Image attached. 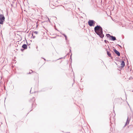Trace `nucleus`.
<instances>
[{"instance_id": "obj_1", "label": "nucleus", "mask_w": 133, "mask_h": 133, "mask_svg": "<svg viewBox=\"0 0 133 133\" xmlns=\"http://www.w3.org/2000/svg\"><path fill=\"white\" fill-rule=\"evenodd\" d=\"M94 31L95 33L101 38L104 37L103 34L102 29L99 25H97L94 28Z\"/></svg>"}, {"instance_id": "obj_2", "label": "nucleus", "mask_w": 133, "mask_h": 133, "mask_svg": "<svg viewBox=\"0 0 133 133\" xmlns=\"http://www.w3.org/2000/svg\"><path fill=\"white\" fill-rule=\"evenodd\" d=\"M5 18L4 15L0 14V24H2L5 21Z\"/></svg>"}, {"instance_id": "obj_3", "label": "nucleus", "mask_w": 133, "mask_h": 133, "mask_svg": "<svg viewBox=\"0 0 133 133\" xmlns=\"http://www.w3.org/2000/svg\"><path fill=\"white\" fill-rule=\"evenodd\" d=\"M88 24L90 26H94V24H95V22L92 20H90L88 22Z\"/></svg>"}, {"instance_id": "obj_4", "label": "nucleus", "mask_w": 133, "mask_h": 133, "mask_svg": "<svg viewBox=\"0 0 133 133\" xmlns=\"http://www.w3.org/2000/svg\"><path fill=\"white\" fill-rule=\"evenodd\" d=\"M114 52L117 55L119 56H120V53L117 50H116L115 49H114Z\"/></svg>"}, {"instance_id": "obj_5", "label": "nucleus", "mask_w": 133, "mask_h": 133, "mask_svg": "<svg viewBox=\"0 0 133 133\" xmlns=\"http://www.w3.org/2000/svg\"><path fill=\"white\" fill-rule=\"evenodd\" d=\"M129 117H128L125 124L124 126V127H125L129 123Z\"/></svg>"}, {"instance_id": "obj_6", "label": "nucleus", "mask_w": 133, "mask_h": 133, "mask_svg": "<svg viewBox=\"0 0 133 133\" xmlns=\"http://www.w3.org/2000/svg\"><path fill=\"white\" fill-rule=\"evenodd\" d=\"M107 54L108 56H109L110 57H111V58H112V56H111V55L110 52L109 51H108L107 49Z\"/></svg>"}, {"instance_id": "obj_7", "label": "nucleus", "mask_w": 133, "mask_h": 133, "mask_svg": "<svg viewBox=\"0 0 133 133\" xmlns=\"http://www.w3.org/2000/svg\"><path fill=\"white\" fill-rule=\"evenodd\" d=\"M121 67L123 68L125 66V63L124 61H122V63L121 64Z\"/></svg>"}, {"instance_id": "obj_8", "label": "nucleus", "mask_w": 133, "mask_h": 133, "mask_svg": "<svg viewBox=\"0 0 133 133\" xmlns=\"http://www.w3.org/2000/svg\"><path fill=\"white\" fill-rule=\"evenodd\" d=\"M22 47L24 49H26L27 48V45L26 44H24L22 46Z\"/></svg>"}, {"instance_id": "obj_9", "label": "nucleus", "mask_w": 133, "mask_h": 133, "mask_svg": "<svg viewBox=\"0 0 133 133\" xmlns=\"http://www.w3.org/2000/svg\"><path fill=\"white\" fill-rule=\"evenodd\" d=\"M111 38L110 39L112 41H115L116 40V37L114 36H111Z\"/></svg>"}, {"instance_id": "obj_10", "label": "nucleus", "mask_w": 133, "mask_h": 133, "mask_svg": "<svg viewBox=\"0 0 133 133\" xmlns=\"http://www.w3.org/2000/svg\"><path fill=\"white\" fill-rule=\"evenodd\" d=\"M106 36L108 37H111V36L109 34H106Z\"/></svg>"}, {"instance_id": "obj_11", "label": "nucleus", "mask_w": 133, "mask_h": 133, "mask_svg": "<svg viewBox=\"0 0 133 133\" xmlns=\"http://www.w3.org/2000/svg\"><path fill=\"white\" fill-rule=\"evenodd\" d=\"M104 42L106 43H109V42L108 41H107L106 40H104Z\"/></svg>"}, {"instance_id": "obj_12", "label": "nucleus", "mask_w": 133, "mask_h": 133, "mask_svg": "<svg viewBox=\"0 0 133 133\" xmlns=\"http://www.w3.org/2000/svg\"><path fill=\"white\" fill-rule=\"evenodd\" d=\"M34 33L35 34H37L38 32L36 31H35L34 32Z\"/></svg>"}, {"instance_id": "obj_13", "label": "nucleus", "mask_w": 133, "mask_h": 133, "mask_svg": "<svg viewBox=\"0 0 133 133\" xmlns=\"http://www.w3.org/2000/svg\"><path fill=\"white\" fill-rule=\"evenodd\" d=\"M64 36L65 37V38L66 37H67L66 36V35H65Z\"/></svg>"}, {"instance_id": "obj_14", "label": "nucleus", "mask_w": 133, "mask_h": 133, "mask_svg": "<svg viewBox=\"0 0 133 133\" xmlns=\"http://www.w3.org/2000/svg\"><path fill=\"white\" fill-rule=\"evenodd\" d=\"M62 35H64V36L65 35V34H62Z\"/></svg>"}, {"instance_id": "obj_15", "label": "nucleus", "mask_w": 133, "mask_h": 133, "mask_svg": "<svg viewBox=\"0 0 133 133\" xmlns=\"http://www.w3.org/2000/svg\"><path fill=\"white\" fill-rule=\"evenodd\" d=\"M31 72H30L29 73H28V74H31Z\"/></svg>"}, {"instance_id": "obj_16", "label": "nucleus", "mask_w": 133, "mask_h": 133, "mask_svg": "<svg viewBox=\"0 0 133 133\" xmlns=\"http://www.w3.org/2000/svg\"><path fill=\"white\" fill-rule=\"evenodd\" d=\"M119 45V46H120L121 48V46H120V45Z\"/></svg>"}, {"instance_id": "obj_17", "label": "nucleus", "mask_w": 133, "mask_h": 133, "mask_svg": "<svg viewBox=\"0 0 133 133\" xmlns=\"http://www.w3.org/2000/svg\"><path fill=\"white\" fill-rule=\"evenodd\" d=\"M65 39L66 40V39H67V37L65 38Z\"/></svg>"}, {"instance_id": "obj_18", "label": "nucleus", "mask_w": 133, "mask_h": 133, "mask_svg": "<svg viewBox=\"0 0 133 133\" xmlns=\"http://www.w3.org/2000/svg\"><path fill=\"white\" fill-rule=\"evenodd\" d=\"M44 60H45V59L44 58Z\"/></svg>"}, {"instance_id": "obj_19", "label": "nucleus", "mask_w": 133, "mask_h": 133, "mask_svg": "<svg viewBox=\"0 0 133 133\" xmlns=\"http://www.w3.org/2000/svg\"><path fill=\"white\" fill-rule=\"evenodd\" d=\"M71 57H70V59L71 58Z\"/></svg>"}, {"instance_id": "obj_20", "label": "nucleus", "mask_w": 133, "mask_h": 133, "mask_svg": "<svg viewBox=\"0 0 133 133\" xmlns=\"http://www.w3.org/2000/svg\"><path fill=\"white\" fill-rule=\"evenodd\" d=\"M31 71H32V70H31Z\"/></svg>"}]
</instances>
